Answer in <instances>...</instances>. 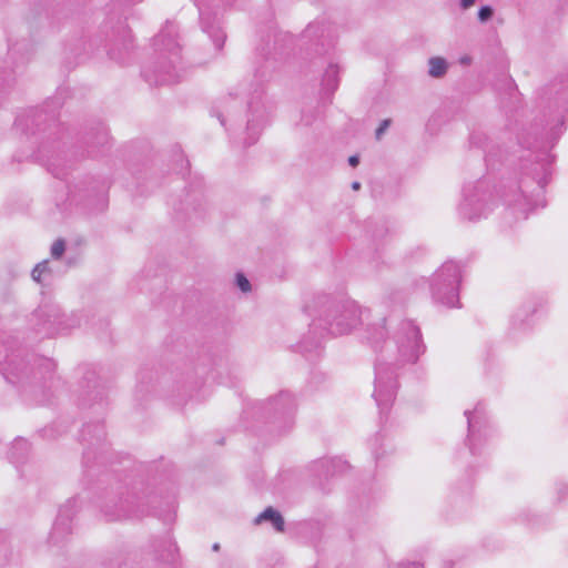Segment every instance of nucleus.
<instances>
[{"mask_svg": "<svg viewBox=\"0 0 568 568\" xmlns=\"http://www.w3.org/2000/svg\"><path fill=\"white\" fill-rule=\"evenodd\" d=\"M193 1L199 10V20L202 31L212 40L215 51H221L226 40V33L222 28L217 11H214L210 3L201 0Z\"/></svg>", "mask_w": 568, "mask_h": 568, "instance_id": "17", "label": "nucleus"}, {"mask_svg": "<svg viewBox=\"0 0 568 568\" xmlns=\"http://www.w3.org/2000/svg\"><path fill=\"white\" fill-rule=\"evenodd\" d=\"M304 311L312 317V322L307 334L298 343V349L308 361L321 356L326 336L349 333L363 317V311L355 301L337 300L325 294L307 303Z\"/></svg>", "mask_w": 568, "mask_h": 568, "instance_id": "4", "label": "nucleus"}, {"mask_svg": "<svg viewBox=\"0 0 568 568\" xmlns=\"http://www.w3.org/2000/svg\"><path fill=\"white\" fill-rule=\"evenodd\" d=\"M81 440L84 445L83 466L88 468L91 459H101L106 452L104 425L101 422L85 424L81 430Z\"/></svg>", "mask_w": 568, "mask_h": 568, "instance_id": "16", "label": "nucleus"}, {"mask_svg": "<svg viewBox=\"0 0 568 568\" xmlns=\"http://www.w3.org/2000/svg\"><path fill=\"white\" fill-rule=\"evenodd\" d=\"M494 16V9L490 6H483L478 10V19L480 22H487Z\"/></svg>", "mask_w": 568, "mask_h": 568, "instance_id": "36", "label": "nucleus"}, {"mask_svg": "<svg viewBox=\"0 0 568 568\" xmlns=\"http://www.w3.org/2000/svg\"><path fill=\"white\" fill-rule=\"evenodd\" d=\"M54 367L55 364L45 357L32 356L31 366L30 361L26 362L18 355H12L0 371L8 383L20 386L23 389L31 387L36 390V388L43 386L40 384V381L45 378V374L49 375V378L52 377Z\"/></svg>", "mask_w": 568, "mask_h": 568, "instance_id": "9", "label": "nucleus"}, {"mask_svg": "<svg viewBox=\"0 0 568 568\" xmlns=\"http://www.w3.org/2000/svg\"><path fill=\"white\" fill-rule=\"evenodd\" d=\"M30 450V444L24 438H17L11 445L9 457L13 464H22Z\"/></svg>", "mask_w": 568, "mask_h": 568, "instance_id": "27", "label": "nucleus"}, {"mask_svg": "<svg viewBox=\"0 0 568 568\" xmlns=\"http://www.w3.org/2000/svg\"><path fill=\"white\" fill-rule=\"evenodd\" d=\"M314 568H317V567H314Z\"/></svg>", "mask_w": 568, "mask_h": 568, "instance_id": "51", "label": "nucleus"}, {"mask_svg": "<svg viewBox=\"0 0 568 568\" xmlns=\"http://www.w3.org/2000/svg\"><path fill=\"white\" fill-rule=\"evenodd\" d=\"M132 42L131 32L122 22L116 27L105 24L101 33L94 37L80 36L69 40L63 49L64 60L69 68H73L104 48L111 59L122 62Z\"/></svg>", "mask_w": 568, "mask_h": 568, "instance_id": "5", "label": "nucleus"}, {"mask_svg": "<svg viewBox=\"0 0 568 568\" xmlns=\"http://www.w3.org/2000/svg\"><path fill=\"white\" fill-rule=\"evenodd\" d=\"M348 468V463L339 457L320 459L313 464V470L320 478L334 477L338 474L346 471Z\"/></svg>", "mask_w": 568, "mask_h": 568, "instance_id": "23", "label": "nucleus"}, {"mask_svg": "<svg viewBox=\"0 0 568 568\" xmlns=\"http://www.w3.org/2000/svg\"><path fill=\"white\" fill-rule=\"evenodd\" d=\"M29 42L22 40L20 42L11 43L8 45V57L3 60V65H0V72L6 73L8 69L23 64L29 59L28 51Z\"/></svg>", "mask_w": 568, "mask_h": 568, "instance_id": "22", "label": "nucleus"}, {"mask_svg": "<svg viewBox=\"0 0 568 568\" xmlns=\"http://www.w3.org/2000/svg\"><path fill=\"white\" fill-rule=\"evenodd\" d=\"M549 112L523 128L517 135L516 179L503 185L500 197L518 219L526 220L537 207H545V189L552 173L550 150L564 134L568 109V74L560 75L541 90Z\"/></svg>", "mask_w": 568, "mask_h": 568, "instance_id": "1", "label": "nucleus"}, {"mask_svg": "<svg viewBox=\"0 0 568 568\" xmlns=\"http://www.w3.org/2000/svg\"><path fill=\"white\" fill-rule=\"evenodd\" d=\"M32 280L37 283L48 284L52 278V268L50 262L44 260L38 263L31 272Z\"/></svg>", "mask_w": 568, "mask_h": 568, "instance_id": "29", "label": "nucleus"}, {"mask_svg": "<svg viewBox=\"0 0 568 568\" xmlns=\"http://www.w3.org/2000/svg\"><path fill=\"white\" fill-rule=\"evenodd\" d=\"M273 49L267 41L265 45L256 49V62L254 68V80L251 85L247 100L245 119H239L237 102L233 98L226 99L222 110L212 109L220 123L232 132L233 143L247 148L260 139L266 123L267 111L262 101L265 82L270 81L280 63L288 55L291 45L294 42L292 34L287 32H274Z\"/></svg>", "mask_w": 568, "mask_h": 568, "instance_id": "3", "label": "nucleus"}, {"mask_svg": "<svg viewBox=\"0 0 568 568\" xmlns=\"http://www.w3.org/2000/svg\"><path fill=\"white\" fill-rule=\"evenodd\" d=\"M7 539V534L0 530V546L4 544Z\"/></svg>", "mask_w": 568, "mask_h": 568, "instance_id": "44", "label": "nucleus"}, {"mask_svg": "<svg viewBox=\"0 0 568 568\" xmlns=\"http://www.w3.org/2000/svg\"><path fill=\"white\" fill-rule=\"evenodd\" d=\"M464 415L467 420V436L465 443L471 455H481L485 445L494 435L486 407L483 403H478L474 409H466Z\"/></svg>", "mask_w": 568, "mask_h": 568, "instance_id": "13", "label": "nucleus"}, {"mask_svg": "<svg viewBox=\"0 0 568 568\" xmlns=\"http://www.w3.org/2000/svg\"><path fill=\"white\" fill-rule=\"evenodd\" d=\"M235 280L237 287L243 293H247L251 291V283L243 273H237Z\"/></svg>", "mask_w": 568, "mask_h": 568, "instance_id": "35", "label": "nucleus"}, {"mask_svg": "<svg viewBox=\"0 0 568 568\" xmlns=\"http://www.w3.org/2000/svg\"><path fill=\"white\" fill-rule=\"evenodd\" d=\"M125 554L118 551L103 558L98 568H125Z\"/></svg>", "mask_w": 568, "mask_h": 568, "instance_id": "31", "label": "nucleus"}, {"mask_svg": "<svg viewBox=\"0 0 568 568\" xmlns=\"http://www.w3.org/2000/svg\"><path fill=\"white\" fill-rule=\"evenodd\" d=\"M178 29L166 22L153 39L156 60L143 69L142 74L150 84H170L180 80L181 47L176 40Z\"/></svg>", "mask_w": 568, "mask_h": 568, "instance_id": "6", "label": "nucleus"}, {"mask_svg": "<svg viewBox=\"0 0 568 568\" xmlns=\"http://www.w3.org/2000/svg\"><path fill=\"white\" fill-rule=\"evenodd\" d=\"M462 267L458 263L447 261L433 274L429 283L432 298L446 307H459V285Z\"/></svg>", "mask_w": 568, "mask_h": 568, "instance_id": "10", "label": "nucleus"}, {"mask_svg": "<svg viewBox=\"0 0 568 568\" xmlns=\"http://www.w3.org/2000/svg\"><path fill=\"white\" fill-rule=\"evenodd\" d=\"M197 196L195 194L187 195V201L181 203L179 207H174L176 214H185L189 220H200L203 217V209L201 203H196Z\"/></svg>", "mask_w": 568, "mask_h": 568, "instance_id": "26", "label": "nucleus"}, {"mask_svg": "<svg viewBox=\"0 0 568 568\" xmlns=\"http://www.w3.org/2000/svg\"><path fill=\"white\" fill-rule=\"evenodd\" d=\"M455 564L453 561H445L443 568H453Z\"/></svg>", "mask_w": 568, "mask_h": 568, "instance_id": "46", "label": "nucleus"}, {"mask_svg": "<svg viewBox=\"0 0 568 568\" xmlns=\"http://www.w3.org/2000/svg\"><path fill=\"white\" fill-rule=\"evenodd\" d=\"M109 143V132L103 123H98L94 128L87 131L82 139L81 144L78 146L81 149L80 158L95 156L100 153L101 149L106 146Z\"/></svg>", "mask_w": 568, "mask_h": 568, "instance_id": "19", "label": "nucleus"}, {"mask_svg": "<svg viewBox=\"0 0 568 568\" xmlns=\"http://www.w3.org/2000/svg\"><path fill=\"white\" fill-rule=\"evenodd\" d=\"M222 1L225 3V6H231L234 2V0H222Z\"/></svg>", "mask_w": 568, "mask_h": 568, "instance_id": "47", "label": "nucleus"}, {"mask_svg": "<svg viewBox=\"0 0 568 568\" xmlns=\"http://www.w3.org/2000/svg\"><path fill=\"white\" fill-rule=\"evenodd\" d=\"M48 171L57 179L63 180L67 176V170L61 165L59 159L51 160L47 164Z\"/></svg>", "mask_w": 568, "mask_h": 568, "instance_id": "32", "label": "nucleus"}, {"mask_svg": "<svg viewBox=\"0 0 568 568\" xmlns=\"http://www.w3.org/2000/svg\"><path fill=\"white\" fill-rule=\"evenodd\" d=\"M397 568H423L419 562H400Z\"/></svg>", "mask_w": 568, "mask_h": 568, "instance_id": "41", "label": "nucleus"}, {"mask_svg": "<svg viewBox=\"0 0 568 568\" xmlns=\"http://www.w3.org/2000/svg\"><path fill=\"white\" fill-rule=\"evenodd\" d=\"M255 414L280 427L290 428L296 412V400L287 390H281L276 396L256 404Z\"/></svg>", "mask_w": 568, "mask_h": 568, "instance_id": "12", "label": "nucleus"}, {"mask_svg": "<svg viewBox=\"0 0 568 568\" xmlns=\"http://www.w3.org/2000/svg\"><path fill=\"white\" fill-rule=\"evenodd\" d=\"M371 445H372L375 460L377 464H379L382 460L383 454L386 453V449L384 448L382 435L377 434Z\"/></svg>", "mask_w": 568, "mask_h": 568, "instance_id": "33", "label": "nucleus"}, {"mask_svg": "<svg viewBox=\"0 0 568 568\" xmlns=\"http://www.w3.org/2000/svg\"><path fill=\"white\" fill-rule=\"evenodd\" d=\"M32 329L42 337L64 333L75 324H70L60 306L54 303L41 304L30 317Z\"/></svg>", "mask_w": 568, "mask_h": 568, "instance_id": "14", "label": "nucleus"}, {"mask_svg": "<svg viewBox=\"0 0 568 568\" xmlns=\"http://www.w3.org/2000/svg\"><path fill=\"white\" fill-rule=\"evenodd\" d=\"M84 379L87 389L81 393L79 405L83 408L97 406V410H102L104 408V389L95 377V373L88 372Z\"/></svg>", "mask_w": 568, "mask_h": 568, "instance_id": "20", "label": "nucleus"}, {"mask_svg": "<svg viewBox=\"0 0 568 568\" xmlns=\"http://www.w3.org/2000/svg\"><path fill=\"white\" fill-rule=\"evenodd\" d=\"M359 163V156L358 155H352L348 158V164L353 168L357 166Z\"/></svg>", "mask_w": 568, "mask_h": 568, "instance_id": "42", "label": "nucleus"}, {"mask_svg": "<svg viewBox=\"0 0 568 568\" xmlns=\"http://www.w3.org/2000/svg\"><path fill=\"white\" fill-rule=\"evenodd\" d=\"M154 498L145 493L143 483L119 484L101 505V511L109 521L155 515L150 508Z\"/></svg>", "mask_w": 568, "mask_h": 568, "instance_id": "8", "label": "nucleus"}, {"mask_svg": "<svg viewBox=\"0 0 568 568\" xmlns=\"http://www.w3.org/2000/svg\"><path fill=\"white\" fill-rule=\"evenodd\" d=\"M78 497L67 500L59 509L49 540L53 544L63 541L72 532V519L78 511Z\"/></svg>", "mask_w": 568, "mask_h": 568, "instance_id": "18", "label": "nucleus"}, {"mask_svg": "<svg viewBox=\"0 0 568 568\" xmlns=\"http://www.w3.org/2000/svg\"><path fill=\"white\" fill-rule=\"evenodd\" d=\"M448 63L444 58L432 57L428 60V74L433 78H442L446 74Z\"/></svg>", "mask_w": 568, "mask_h": 568, "instance_id": "30", "label": "nucleus"}, {"mask_svg": "<svg viewBox=\"0 0 568 568\" xmlns=\"http://www.w3.org/2000/svg\"><path fill=\"white\" fill-rule=\"evenodd\" d=\"M352 189H353V190H355V191L359 190V189H361V183H359V182H357V181H354V182L352 183Z\"/></svg>", "mask_w": 568, "mask_h": 568, "instance_id": "45", "label": "nucleus"}, {"mask_svg": "<svg viewBox=\"0 0 568 568\" xmlns=\"http://www.w3.org/2000/svg\"><path fill=\"white\" fill-rule=\"evenodd\" d=\"M536 312L534 304L528 303L520 306L511 316L510 332L516 335L517 332H527L531 327L530 317Z\"/></svg>", "mask_w": 568, "mask_h": 568, "instance_id": "24", "label": "nucleus"}, {"mask_svg": "<svg viewBox=\"0 0 568 568\" xmlns=\"http://www.w3.org/2000/svg\"><path fill=\"white\" fill-rule=\"evenodd\" d=\"M141 0H113V6L114 7H129V6H133L138 2H140Z\"/></svg>", "mask_w": 568, "mask_h": 568, "instance_id": "40", "label": "nucleus"}, {"mask_svg": "<svg viewBox=\"0 0 568 568\" xmlns=\"http://www.w3.org/2000/svg\"><path fill=\"white\" fill-rule=\"evenodd\" d=\"M219 548H220V545H219V544H214V545H213V550H219Z\"/></svg>", "mask_w": 568, "mask_h": 568, "instance_id": "48", "label": "nucleus"}, {"mask_svg": "<svg viewBox=\"0 0 568 568\" xmlns=\"http://www.w3.org/2000/svg\"><path fill=\"white\" fill-rule=\"evenodd\" d=\"M389 124H390L389 119L382 121V123L379 124V126L376 129V132H375L377 139H379L382 136V134L386 131V129L389 126Z\"/></svg>", "mask_w": 568, "mask_h": 568, "instance_id": "39", "label": "nucleus"}, {"mask_svg": "<svg viewBox=\"0 0 568 568\" xmlns=\"http://www.w3.org/2000/svg\"><path fill=\"white\" fill-rule=\"evenodd\" d=\"M69 197L72 202H85L90 204L93 200L104 205V191L97 181L90 180L82 186L75 185L69 190Z\"/></svg>", "mask_w": 568, "mask_h": 568, "instance_id": "21", "label": "nucleus"}, {"mask_svg": "<svg viewBox=\"0 0 568 568\" xmlns=\"http://www.w3.org/2000/svg\"><path fill=\"white\" fill-rule=\"evenodd\" d=\"M146 555L152 559L156 568H178L179 548L169 532L164 536L152 538L148 546Z\"/></svg>", "mask_w": 568, "mask_h": 568, "instance_id": "15", "label": "nucleus"}, {"mask_svg": "<svg viewBox=\"0 0 568 568\" xmlns=\"http://www.w3.org/2000/svg\"><path fill=\"white\" fill-rule=\"evenodd\" d=\"M2 364V361L0 359V365Z\"/></svg>", "mask_w": 568, "mask_h": 568, "instance_id": "50", "label": "nucleus"}, {"mask_svg": "<svg viewBox=\"0 0 568 568\" xmlns=\"http://www.w3.org/2000/svg\"><path fill=\"white\" fill-rule=\"evenodd\" d=\"M494 203L488 181L479 179L465 184L458 214L464 220L475 222L486 217L493 211Z\"/></svg>", "mask_w": 568, "mask_h": 568, "instance_id": "11", "label": "nucleus"}, {"mask_svg": "<svg viewBox=\"0 0 568 568\" xmlns=\"http://www.w3.org/2000/svg\"><path fill=\"white\" fill-rule=\"evenodd\" d=\"M315 119H316V116H315L314 112L303 111L302 118H301V123H303L304 125H311Z\"/></svg>", "mask_w": 568, "mask_h": 568, "instance_id": "38", "label": "nucleus"}, {"mask_svg": "<svg viewBox=\"0 0 568 568\" xmlns=\"http://www.w3.org/2000/svg\"><path fill=\"white\" fill-rule=\"evenodd\" d=\"M462 62H463V63L468 62V58H464V59H462Z\"/></svg>", "mask_w": 568, "mask_h": 568, "instance_id": "49", "label": "nucleus"}, {"mask_svg": "<svg viewBox=\"0 0 568 568\" xmlns=\"http://www.w3.org/2000/svg\"><path fill=\"white\" fill-rule=\"evenodd\" d=\"M367 339L377 353L374 366L373 398L381 416L387 414L399 388V375L406 365L416 364L426 352L418 325L412 320L383 318L368 328Z\"/></svg>", "mask_w": 568, "mask_h": 568, "instance_id": "2", "label": "nucleus"}, {"mask_svg": "<svg viewBox=\"0 0 568 568\" xmlns=\"http://www.w3.org/2000/svg\"><path fill=\"white\" fill-rule=\"evenodd\" d=\"M65 251V241L63 239H58L51 245V256L53 260H59Z\"/></svg>", "mask_w": 568, "mask_h": 568, "instance_id": "34", "label": "nucleus"}, {"mask_svg": "<svg viewBox=\"0 0 568 568\" xmlns=\"http://www.w3.org/2000/svg\"><path fill=\"white\" fill-rule=\"evenodd\" d=\"M262 521H270L276 531L284 530V518L280 514V511L275 510L273 507H267L255 518L256 524H260Z\"/></svg>", "mask_w": 568, "mask_h": 568, "instance_id": "28", "label": "nucleus"}, {"mask_svg": "<svg viewBox=\"0 0 568 568\" xmlns=\"http://www.w3.org/2000/svg\"><path fill=\"white\" fill-rule=\"evenodd\" d=\"M301 41L307 48V54L314 55V64L325 67L322 75V89L332 94L338 88V65L334 62L331 51L334 49V36L331 23L316 20L307 24Z\"/></svg>", "mask_w": 568, "mask_h": 568, "instance_id": "7", "label": "nucleus"}, {"mask_svg": "<svg viewBox=\"0 0 568 568\" xmlns=\"http://www.w3.org/2000/svg\"><path fill=\"white\" fill-rule=\"evenodd\" d=\"M42 113L38 109H29L19 113L14 120L16 130L23 134L34 133Z\"/></svg>", "mask_w": 568, "mask_h": 568, "instance_id": "25", "label": "nucleus"}, {"mask_svg": "<svg viewBox=\"0 0 568 568\" xmlns=\"http://www.w3.org/2000/svg\"><path fill=\"white\" fill-rule=\"evenodd\" d=\"M556 496L557 501H564L565 498L568 496V485L564 481L556 483Z\"/></svg>", "mask_w": 568, "mask_h": 568, "instance_id": "37", "label": "nucleus"}, {"mask_svg": "<svg viewBox=\"0 0 568 568\" xmlns=\"http://www.w3.org/2000/svg\"><path fill=\"white\" fill-rule=\"evenodd\" d=\"M475 2H476V0H460V7H462L463 9H468V8H470Z\"/></svg>", "mask_w": 568, "mask_h": 568, "instance_id": "43", "label": "nucleus"}]
</instances>
